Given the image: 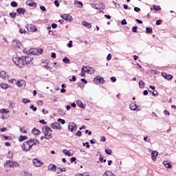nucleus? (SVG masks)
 <instances>
[{"label":"nucleus","instance_id":"32","mask_svg":"<svg viewBox=\"0 0 176 176\" xmlns=\"http://www.w3.org/2000/svg\"><path fill=\"white\" fill-rule=\"evenodd\" d=\"M76 176H90V173H82V174H81V173H78V174H76Z\"/></svg>","mask_w":176,"mask_h":176},{"label":"nucleus","instance_id":"30","mask_svg":"<svg viewBox=\"0 0 176 176\" xmlns=\"http://www.w3.org/2000/svg\"><path fill=\"white\" fill-rule=\"evenodd\" d=\"M0 87H1V89H8L9 87H8V84L2 83V84L0 85Z\"/></svg>","mask_w":176,"mask_h":176},{"label":"nucleus","instance_id":"59","mask_svg":"<svg viewBox=\"0 0 176 176\" xmlns=\"http://www.w3.org/2000/svg\"><path fill=\"white\" fill-rule=\"evenodd\" d=\"M134 10H135V12H140L141 11V9L140 8H138V7H135L134 8Z\"/></svg>","mask_w":176,"mask_h":176},{"label":"nucleus","instance_id":"46","mask_svg":"<svg viewBox=\"0 0 176 176\" xmlns=\"http://www.w3.org/2000/svg\"><path fill=\"white\" fill-rule=\"evenodd\" d=\"M112 59V55L111 54H109L107 57V61H110V60Z\"/></svg>","mask_w":176,"mask_h":176},{"label":"nucleus","instance_id":"9","mask_svg":"<svg viewBox=\"0 0 176 176\" xmlns=\"http://www.w3.org/2000/svg\"><path fill=\"white\" fill-rule=\"evenodd\" d=\"M26 28L29 32H35L38 30L33 24L28 25Z\"/></svg>","mask_w":176,"mask_h":176},{"label":"nucleus","instance_id":"14","mask_svg":"<svg viewBox=\"0 0 176 176\" xmlns=\"http://www.w3.org/2000/svg\"><path fill=\"white\" fill-rule=\"evenodd\" d=\"M32 163L36 167H41L43 164V162L38 159H34Z\"/></svg>","mask_w":176,"mask_h":176},{"label":"nucleus","instance_id":"5","mask_svg":"<svg viewBox=\"0 0 176 176\" xmlns=\"http://www.w3.org/2000/svg\"><path fill=\"white\" fill-rule=\"evenodd\" d=\"M22 151H24V152H28L32 149V147L30 145V143L28 142H25L21 146Z\"/></svg>","mask_w":176,"mask_h":176},{"label":"nucleus","instance_id":"12","mask_svg":"<svg viewBox=\"0 0 176 176\" xmlns=\"http://www.w3.org/2000/svg\"><path fill=\"white\" fill-rule=\"evenodd\" d=\"M94 82L95 83H104L105 82V80H104V78L100 77V76H96L94 78Z\"/></svg>","mask_w":176,"mask_h":176},{"label":"nucleus","instance_id":"55","mask_svg":"<svg viewBox=\"0 0 176 176\" xmlns=\"http://www.w3.org/2000/svg\"><path fill=\"white\" fill-rule=\"evenodd\" d=\"M65 155L66 156H72V155L71 154V153H69V151H67L66 153H65Z\"/></svg>","mask_w":176,"mask_h":176},{"label":"nucleus","instance_id":"49","mask_svg":"<svg viewBox=\"0 0 176 176\" xmlns=\"http://www.w3.org/2000/svg\"><path fill=\"white\" fill-rule=\"evenodd\" d=\"M54 5L56 6V8H58V6H60V3L57 0H55Z\"/></svg>","mask_w":176,"mask_h":176},{"label":"nucleus","instance_id":"28","mask_svg":"<svg viewBox=\"0 0 176 176\" xmlns=\"http://www.w3.org/2000/svg\"><path fill=\"white\" fill-rule=\"evenodd\" d=\"M0 77L2 78V79H6V72L5 71H1L0 72Z\"/></svg>","mask_w":176,"mask_h":176},{"label":"nucleus","instance_id":"41","mask_svg":"<svg viewBox=\"0 0 176 176\" xmlns=\"http://www.w3.org/2000/svg\"><path fill=\"white\" fill-rule=\"evenodd\" d=\"M58 122L59 123H61V124H65V120L59 118V119L58 120Z\"/></svg>","mask_w":176,"mask_h":176},{"label":"nucleus","instance_id":"22","mask_svg":"<svg viewBox=\"0 0 176 176\" xmlns=\"http://www.w3.org/2000/svg\"><path fill=\"white\" fill-rule=\"evenodd\" d=\"M163 164L166 168H171V167H173V165L170 164L168 161H164Z\"/></svg>","mask_w":176,"mask_h":176},{"label":"nucleus","instance_id":"51","mask_svg":"<svg viewBox=\"0 0 176 176\" xmlns=\"http://www.w3.org/2000/svg\"><path fill=\"white\" fill-rule=\"evenodd\" d=\"M151 91V93H152L153 96H156L158 94L157 91Z\"/></svg>","mask_w":176,"mask_h":176},{"label":"nucleus","instance_id":"60","mask_svg":"<svg viewBox=\"0 0 176 176\" xmlns=\"http://www.w3.org/2000/svg\"><path fill=\"white\" fill-rule=\"evenodd\" d=\"M162 20H157L156 21V25H160L162 24Z\"/></svg>","mask_w":176,"mask_h":176},{"label":"nucleus","instance_id":"20","mask_svg":"<svg viewBox=\"0 0 176 176\" xmlns=\"http://www.w3.org/2000/svg\"><path fill=\"white\" fill-rule=\"evenodd\" d=\"M57 166H56V165L53 164H50L48 166V170H52V171H56L57 170Z\"/></svg>","mask_w":176,"mask_h":176},{"label":"nucleus","instance_id":"16","mask_svg":"<svg viewBox=\"0 0 176 176\" xmlns=\"http://www.w3.org/2000/svg\"><path fill=\"white\" fill-rule=\"evenodd\" d=\"M157 155H159V153L156 151L151 152V159L153 160V162H156V157H157Z\"/></svg>","mask_w":176,"mask_h":176},{"label":"nucleus","instance_id":"24","mask_svg":"<svg viewBox=\"0 0 176 176\" xmlns=\"http://www.w3.org/2000/svg\"><path fill=\"white\" fill-rule=\"evenodd\" d=\"M16 85L18 87H23V86L24 85V80H18L16 82Z\"/></svg>","mask_w":176,"mask_h":176},{"label":"nucleus","instance_id":"3","mask_svg":"<svg viewBox=\"0 0 176 176\" xmlns=\"http://www.w3.org/2000/svg\"><path fill=\"white\" fill-rule=\"evenodd\" d=\"M52 129L49 126H45V140H50L52 138Z\"/></svg>","mask_w":176,"mask_h":176},{"label":"nucleus","instance_id":"58","mask_svg":"<svg viewBox=\"0 0 176 176\" xmlns=\"http://www.w3.org/2000/svg\"><path fill=\"white\" fill-rule=\"evenodd\" d=\"M76 157H72L71 158V160H70L71 163H74V162H76Z\"/></svg>","mask_w":176,"mask_h":176},{"label":"nucleus","instance_id":"43","mask_svg":"<svg viewBox=\"0 0 176 176\" xmlns=\"http://www.w3.org/2000/svg\"><path fill=\"white\" fill-rule=\"evenodd\" d=\"M11 6H12V8H17V3L16 1L11 2Z\"/></svg>","mask_w":176,"mask_h":176},{"label":"nucleus","instance_id":"10","mask_svg":"<svg viewBox=\"0 0 176 176\" xmlns=\"http://www.w3.org/2000/svg\"><path fill=\"white\" fill-rule=\"evenodd\" d=\"M23 58L25 65H27V64H30V63L32 61V58L31 57V55L30 54H28V56H23Z\"/></svg>","mask_w":176,"mask_h":176},{"label":"nucleus","instance_id":"26","mask_svg":"<svg viewBox=\"0 0 176 176\" xmlns=\"http://www.w3.org/2000/svg\"><path fill=\"white\" fill-rule=\"evenodd\" d=\"M16 12L19 14H24L25 13V9L24 8H18Z\"/></svg>","mask_w":176,"mask_h":176},{"label":"nucleus","instance_id":"45","mask_svg":"<svg viewBox=\"0 0 176 176\" xmlns=\"http://www.w3.org/2000/svg\"><path fill=\"white\" fill-rule=\"evenodd\" d=\"M76 135H77V137H82V131H78L76 133Z\"/></svg>","mask_w":176,"mask_h":176},{"label":"nucleus","instance_id":"39","mask_svg":"<svg viewBox=\"0 0 176 176\" xmlns=\"http://www.w3.org/2000/svg\"><path fill=\"white\" fill-rule=\"evenodd\" d=\"M63 63H65V64H69V58L65 57L63 59Z\"/></svg>","mask_w":176,"mask_h":176},{"label":"nucleus","instance_id":"11","mask_svg":"<svg viewBox=\"0 0 176 176\" xmlns=\"http://www.w3.org/2000/svg\"><path fill=\"white\" fill-rule=\"evenodd\" d=\"M52 129H54V130H61V124L60 122H54L51 124Z\"/></svg>","mask_w":176,"mask_h":176},{"label":"nucleus","instance_id":"25","mask_svg":"<svg viewBox=\"0 0 176 176\" xmlns=\"http://www.w3.org/2000/svg\"><path fill=\"white\" fill-rule=\"evenodd\" d=\"M74 5H80V6H77V8H83V3H82V1L75 0Z\"/></svg>","mask_w":176,"mask_h":176},{"label":"nucleus","instance_id":"37","mask_svg":"<svg viewBox=\"0 0 176 176\" xmlns=\"http://www.w3.org/2000/svg\"><path fill=\"white\" fill-rule=\"evenodd\" d=\"M97 6L98 8H100V9H105V6H104V3H100Z\"/></svg>","mask_w":176,"mask_h":176},{"label":"nucleus","instance_id":"33","mask_svg":"<svg viewBox=\"0 0 176 176\" xmlns=\"http://www.w3.org/2000/svg\"><path fill=\"white\" fill-rule=\"evenodd\" d=\"M144 86H145V85H144V81L140 80V81L139 82V87H140V89H144Z\"/></svg>","mask_w":176,"mask_h":176},{"label":"nucleus","instance_id":"56","mask_svg":"<svg viewBox=\"0 0 176 176\" xmlns=\"http://www.w3.org/2000/svg\"><path fill=\"white\" fill-rule=\"evenodd\" d=\"M121 24H122V25H126V24H127V21H126V19H123V20L122 21Z\"/></svg>","mask_w":176,"mask_h":176},{"label":"nucleus","instance_id":"21","mask_svg":"<svg viewBox=\"0 0 176 176\" xmlns=\"http://www.w3.org/2000/svg\"><path fill=\"white\" fill-rule=\"evenodd\" d=\"M32 133L34 134V135H39V134H41V131L36 128H34L32 131Z\"/></svg>","mask_w":176,"mask_h":176},{"label":"nucleus","instance_id":"50","mask_svg":"<svg viewBox=\"0 0 176 176\" xmlns=\"http://www.w3.org/2000/svg\"><path fill=\"white\" fill-rule=\"evenodd\" d=\"M161 75L163 76V78H164L165 79L167 78V73L166 72H162Z\"/></svg>","mask_w":176,"mask_h":176},{"label":"nucleus","instance_id":"18","mask_svg":"<svg viewBox=\"0 0 176 176\" xmlns=\"http://www.w3.org/2000/svg\"><path fill=\"white\" fill-rule=\"evenodd\" d=\"M26 4L28 5V6H33L34 8L36 7V3L32 0H28L26 1Z\"/></svg>","mask_w":176,"mask_h":176},{"label":"nucleus","instance_id":"23","mask_svg":"<svg viewBox=\"0 0 176 176\" xmlns=\"http://www.w3.org/2000/svg\"><path fill=\"white\" fill-rule=\"evenodd\" d=\"M103 176H115V174L111 172V170H106L103 174Z\"/></svg>","mask_w":176,"mask_h":176},{"label":"nucleus","instance_id":"8","mask_svg":"<svg viewBox=\"0 0 176 176\" xmlns=\"http://www.w3.org/2000/svg\"><path fill=\"white\" fill-rule=\"evenodd\" d=\"M6 166H8V167L12 168V167H19V166H20V164H19V163H17L16 162L7 161Z\"/></svg>","mask_w":176,"mask_h":176},{"label":"nucleus","instance_id":"64","mask_svg":"<svg viewBox=\"0 0 176 176\" xmlns=\"http://www.w3.org/2000/svg\"><path fill=\"white\" fill-rule=\"evenodd\" d=\"M68 47H72V41H70L68 43Z\"/></svg>","mask_w":176,"mask_h":176},{"label":"nucleus","instance_id":"54","mask_svg":"<svg viewBox=\"0 0 176 176\" xmlns=\"http://www.w3.org/2000/svg\"><path fill=\"white\" fill-rule=\"evenodd\" d=\"M110 80H111V82H116V77H113V76L111 77Z\"/></svg>","mask_w":176,"mask_h":176},{"label":"nucleus","instance_id":"19","mask_svg":"<svg viewBox=\"0 0 176 176\" xmlns=\"http://www.w3.org/2000/svg\"><path fill=\"white\" fill-rule=\"evenodd\" d=\"M82 25H84V27H86V28H91V24L90 23L87 22L86 21H82Z\"/></svg>","mask_w":176,"mask_h":176},{"label":"nucleus","instance_id":"40","mask_svg":"<svg viewBox=\"0 0 176 176\" xmlns=\"http://www.w3.org/2000/svg\"><path fill=\"white\" fill-rule=\"evenodd\" d=\"M146 31L147 34H152V32H153L151 28H146Z\"/></svg>","mask_w":176,"mask_h":176},{"label":"nucleus","instance_id":"44","mask_svg":"<svg viewBox=\"0 0 176 176\" xmlns=\"http://www.w3.org/2000/svg\"><path fill=\"white\" fill-rule=\"evenodd\" d=\"M166 79H167V80H171V79H173V75L167 74Z\"/></svg>","mask_w":176,"mask_h":176},{"label":"nucleus","instance_id":"4","mask_svg":"<svg viewBox=\"0 0 176 176\" xmlns=\"http://www.w3.org/2000/svg\"><path fill=\"white\" fill-rule=\"evenodd\" d=\"M82 71H85V72H86L87 74H89L90 75H93V74L96 72V70L90 66H83Z\"/></svg>","mask_w":176,"mask_h":176},{"label":"nucleus","instance_id":"47","mask_svg":"<svg viewBox=\"0 0 176 176\" xmlns=\"http://www.w3.org/2000/svg\"><path fill=\"white\" fill-rule=\"evenodd\" d=\"M20 131H21V133H23V134H27V130L24 128H20Z\"/></svg>","mask_w":176,"mask_h":176},{"label":"nucleus","instance_id":"42","mask_svg":"<svg viewBox=\"0 0 176 176\" xmlns=\"http://www.w3.org/2000/svg\"><path fill=\"white\" fill-rule=\"evenodd\" d=\"M22 102H23L24 104H27L28 102H31V100L27 99V98H23L22 100Z\"/></svg>","mask_w":176,"mask_h":176},{"label":"nucleus","instance_id":"17","mask_svg":"<svg viewBox=\"0 0 176 176\" xmlns=\"http://www.w3.org/2000/svg\"><path fill=\"white\" fill-rule=\"evenodd\" d=\"M76 104L78 105V107H79V108H81V109H85V105L82 102V100H76Z\"/></svg>","mask_w":176,"mask_h":176},{"label":"nucleus","instance_id":"53","mask_svg":"<svg viewBox=\"0 0 176 176\" xmlns=\"http://www.w3.org/2000/svg\"><path fill=\"white\" fill-rule=\"evenodd\" d=\"M30 109H33L35 112L36 111V107H34V104L30 105Z\"/></svg>","mask_w":176,"mask_h":176},{"label":"nucleus","instance_id":"6","mask_svg":"<svg viewBox=\"0 0 176 176\" xmlns=\"http://www.w3.org/2000/svg\"><path fill=\"white\" fill-rule=\"evenodd\" d=\"M77 129H78V125H76V124H75L74 122L69 123L68 129L69 131H71L72 133H74L76 131Z\"/></svg>","mask_w":176,"mask_h":176},{"label":"nucleus","instance_id":"35","mask_svg":"<svg viewBox=\"0 0 176 176\" xmlns=\"http://www.w3.org/2000/svg\"><path fill=\"white\" fill-rule=\"evenodd\" d=\"M72 20H74L72 16L69 14H67V16L66 17V21H72Z\"/></svg>","mask_w":176,"mask_h":176},{"label":"nucleus","instance_id":"57","mask_svg":"<svg viewBox=\"0 0 176 176\" xmlns=\"http://www.w3.org/2000/svg\"><path fill=\"white\" fill-rule=\"evenodd\" d=\"M10 16L12 18L14 19V17H16V13H10Z\"/></svg>","mask_w":176,"mask_h":176},{"label":"nucleus","instance_id":"61","mask_svg":"<svg viewBox=\"0 0 176 176\" xmlns=\"http://www.w3.org/2000/svg\"><path fill=\"white\" fill-rule=\"evenodd\" d=\"M37 104L38 105H43V100H38Z\"/></svg>","mask_w":176,"mask_h":176},{"label":"nucleus","instance_id":"29","mask_svg":"<svg viewBox=\"0 0 176 176\" xmlns=\"http://www.w3.org/2000/svg\"><path fill=\"white\" fill-rule=\"evenodd\" d=\"M153 8L154 10H155V12H159V10H162V8H160V6H159L154 5Z\"/></svg>","mask_w":176,"mask_h":176},{"label":"nucleus","instance_id":"13","mask_svg":"<svg viewBox=\"0 0 176 176\" xmlns=\"http://www.w3.org/2000/svg\"><path fill=\"white\" fill-rule=\"evenodd\" d=\"M129 108L131 111H136L137 112L141 111V108H138L137 104L133 102L129 104Z\"/></svg>","mask_w":176,"mask_h":176},{"label":"nucleus","instance_id":"31","mask_svg":"<svg viewBox=\"0 0 176 176\" xmlns=\"http://www.w3.org/2000/svg\"><path fill=\"white\" fill-rule=\"evenodd\" d=\"M104 152L107 153V155H112V150L109 148H105Z\"/></svg>","mask_w":176,"mask_h":176},{"label":"nucleus","instance_id":"36","mask_svg":"<svg viewBox=\"0 0 176 176\" xmlns=\"http://www.w3.org/2000/svg\"><path fill=\"white\" fill-rule=\"evenodd\" d=\"M0 113H9V110L1 109H0Z\"/></svg>","mask_w":176,"mask_h":176},{"label":"nucleus","instance_id":"34","mask_svg":"<svg viewBox=\"0 0 176 176\" xmlns=\"http://www.w3.org/2000/svg\"><path fill=\"white\" fill-rule=\"evenodd\" d=\"M97 5H98V4H92V5H91V7H92L94 9H96V10H100V9H101V8H102V7H98Z\"/></svg>","mask_w":176,"mask_h":176},{"label":"nucleus","instance_id":"27","mask_svg":"<svg viewBox=\"0 0 176 176\" xmlns=\"http://www.w3.org/2000/svg\"><path fill=\"white\" fill-rule=\"evenodd\" d=\"M28 138V137L26 135H21L19 138V142H21L22 141H25V140H27Z\"/></svg>","mask_w":176,"mask_h":176},{"label":"nucleus","instance_id":"38","mask_svg":"<svg viewBox=\"0 0 176 176\" xmlns=\"http://www.w3.org/2000/svg\"><path fill=\"white\" fill-rule=\"evenodd\" d=\"M59 171H58V174H60V173H65L67 171V168H59Z\"/></svg>","mask_w":176,"mask_h":176},{"label":"nucleus","instance_id":"63","mask_svg":"<svg viewBox=\"0 0 176 176\" xmlns=\"http://www.w3.org/2000/svg\"><path fill=\"white\" fill-rule=\"evenodd\" d=\"M52 28H54H54H57V24H56V23H52Z\"/></svg>","mask_w":176,"mask_h":176},{"label":"nucleus","instance_id":"15","mask_svg":"<svg viewBox=\"0 0 176 176\" xmlns=\"http://www.w3.org/2000/svg\"><path fill=\"white\" fill-rule=\"evenodd\" d=\"M28 142L30 145V147L32 148L33 145H36V144H38V140H36V139H30L29 141H28Z\"/></svg>","mask_w":176,"mask_h":176},{"label":"nucleus","instance_id":"1","mask_svg":"<svg viewBox=\"0 0 176 176\" xmlns=\"http://www.w3.org/2000/svg\"><path fill=\"white\" fill-rule=\"evenodd\" d=\"M12 61L19 68H23L24 65H25V63L24 62V59L23 56L21 57H14L12 58Z\"/></svg>","mask_w":176,"mask_h":176},{"label":"nucleus","instance_id":"48","mask_svg":"<svg viewBox=\"0 0 176 176\" xmlns=\"http://www.w3.org/2000/svg\"><path fill=\"white\" fill-rule=\"evenodd\" d=\"M67 16H68V14H63V15H60V17H61L62 19H63V20H67Z\"/></svg>","mask_w":176,"mask_h":176},{"label":"nucleus","instance_id":"52","mask_svg":"<svg viewBox=\"0 0 176 176\" xmlns=\"http://www.w3.org/2000/svg\"><path fill=\"white\" fill-rule=\"evenodd\" d=\"M138 27L134 26V27L132 28L133 32H137V30H138Z\"/></svg>","mask_w":176,"mask_h":176},{"label":"nucleus","instance_id":"62","mask_svg":"<svg viewBox=\"0 0 176 176\" xmlns=\"http://www.w3.org/2000/svg\"><path fill=\"white\" fill-rule=\"evenodd\" d=\"M164 113L165 115H167L168 116H170V112L168 111H167V110H164Z\"/></svg>","mask_w":176,"mask_h":176},{"label":"nucleus","instance_id":"2","mask_svg":"<svg viewBox=\"0 0 176 176\" xmlns=\"http://www.w3.org/2000/svg\"><path fill=\"white\" fill-rule=\"evenodd\" d=\"M43 53V49H36L33 48L29 50V54L30 56H39V54H42Z\"/></svg>","mask_w":176,"mask_h":176},{"label":"nucleus","instance_id":"7","mask_svg":"<svg viewBox=\"0 0 176 176\" xmlns=\"http://www.w3.org/2000/svg\"><path fill=\"white\" fill-rule=\"evenodd\" d=\"M12 46H13L14 49H20V47H21V42L19 40H14L12 41Z\"/></svg>","mask_w":176,"mask_h":176}]
</instances>
